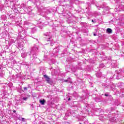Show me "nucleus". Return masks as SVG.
Listing matches in <instances>:
<instances>
[{
  "label": "nucleus",
  "instance_id": "nucleus-2",
  "mask_svg": "<svg viewBox=\"0 0 124 124\" xmlns=\"http://www.w3.org/2000/svg\"><path fill=\"white\" fill-rule=\"evenodd\" d=\"M115 72L117 73V75H114V77H116V79L117 80H119V79L124 77V72L122 71V69H119V71L116 70Z\"/></svg>",
  "mask_w": 124,
  "mask_h": 124
},
{
  "label": "nucleus",
  "instance_id": "nucleus-17",
  "mask_svg": "<svg viewBox=\"0 0 124 124\" xmlns=\"http://www.w3.org/2000/svg\"><path fill=\"white\" fill-rule=\"evenodd\" d=\"M99 66L100 68H103V67H104V66H105V65L103 63H101L99 64Z\"/></svg>",
  "mask_w": 124,
  "mask_h": 124
},
{
  "label": "nucleus",
  "instance_id": "nucleus-35",
  "mask_svg": "<svg viewBox=\"0 0 124 124\" xmlns=\"http://www.w3.org/2000/svg\"><path fill=\"white\" fill-rule=\"evenodd\" d=\"M42 124H46V123H42Z\"/></svg>",
  "mask_w": 124,
  "mask_h": 124
},
{
  "label": "nucleus",
  "instance_id": "nucleus-6",
  "mask_svg": "<svg viewBox=\"0 0 124 124\" xmlns=\"http://www.w3.org/2000/svg\"><path fill=\"white\" fill-rule=\"evenodd\" d=\"M105 96H106V97H108V99H110V100H112V98H113L112 97V95H111L110 94V93L107 92L105 93L104 94Z\"/></svg>",
  "mask_w": 124,
  "mask_h": 124
},
{
  "label": "nucleus",
  "instance_id": "nucleus-9",
  "mask_svg": "<svg viewBox=\"0 0 124 124\" xmlns=\"http://www.w3.org/2000/svg\"><path fill=\"white\" fill-rule=\"evenodd\" d=\"M107 32L108 33H112L113 32V30H112V29H111L110 28H108L107 29Z\"/></svg>",
  "mask_w": 124,
  "mask_h": 124
},
{
  "label": "nucleus",
  "instance_id": "nucleus-34",
  "mask_svg": "<svg viewBox=\"0 0 124 124\" xmlns=\"http://www.w3.org/2000/svg\"><path fill=\"white\" fill-rule=\"evenodd\" d=\"M17 77H18V76H20V75L17 74Z\"/></svg>",
  "mask_w": 124,
  "mask_h": 124
},
{
  "label": "nucleus",
  "instance_id": "nucleus-29",
  "mask_svg": "<svg viewBox=\"0 0 124 124\" xmlns=\"http://www.w3.org/2000/svg\"><path fill=\"white\" fill-rule=\"evenodd\" d=\"M31 105V108H33V104H32Z\"/></svg>",
  "mask_w": 124,
  "mask_h": 124
},
{
  "label": "nucleus",
  "instance_id": "nucleus-15",
  "mask_svg": "<svg viewBox=\"0 0 124 124\" xmlns=\"http://www.w3.org/2000/svg\"><path fill=\"white\" fill-rule=\"evenodd\" d=\"M68 24H71L72 23H74V20L73 19H69L68 20Z\"/></svg>",
  "mask_w": 124,
  "mask_h": 124
},
{
  "label": "nucleus",
  "instance_id": "nucleus-24",
  "mask_svg": "<svg viewBox=\"0 0 124 124\" xmlns=\"http://www.w3.org/2000/svg\"><path fill=\"white\" fill-rule=\"evenodd\" d=\"M20 120L21 121V122H24L25 121V118H21V119Z\"/></svg>",
  "mask_w": 124,
  "mask_h": 124
},
{
  "label": "nucleus",
  "instance_id": "nucleus-21",
  "mask_svg": "<svg viewBox=\"0 0 124 124\" xmlns=\"http://www.w3.org/2000/svg\"><path fill=\"white\" fill-rule=\"evenodd\" d=\"M27 10H28V12H31V7H29L27 8Z\"/></svg>",
  "mask_w": 124,
  "mask_h": 124
},
{
  "label": "nucleus",
  "instance_id": "nucleus-19",
  "mask_svg": "<svg viewBox=\"0 0 124 124\" xmlns=\"http://www.w3.org/2000/svg\"><path fill=\"white\" fill-rule=\"evenodd\" d=\"M95 101H96V102H100V99H99V98H95Z\"/></svg>",
  "mask_w": 124,
  "mask_h": 124
},
{
  "label": "nucleus",
  "instance_id": "nucleus-23",
  "mask_svg": "<svg viewBox=\"0 0 124 124\" xmlns=\"http://www.w3.org/2000/svg\"><path fill=\"white\" fill-rule=\"evenodd\" d=\"M23 100H27L28 99V97H25L22 98Z\"/></svg>",
  "mask_w": 124,
  "mask_h": 124
},
{
  "label": "nucleus",
  "instance_id": "nucleus-14",
  "mask_svg": "<svg viewBox=\"0 0 124 124\" xmlns=\"http://www.w3.org/2000/svg\"><path fill=\"white\" fill-rule=\"evenodd\" d=\"M71 70H72V71H73V72H76V68L75 67H72L71 68Z\"/></svg>",
  "mask_w": 124,
  "mask_h": 124
},
{
  "label": "nucleus",
  "instance_id": "nucleus-33",
  "mask_svg": "<svg viewBox=\"0 0 124 124\" xmlns=\"http://www.w3.org/2000/svg\"><path fill=\"white\" fill-rule=\"evenodd\" d=\"M13 112H14V113H16V110H15L13 111Z\"/></svg>",
  "mask_w": 124,
  "mask_h": 124
},
{
  "label": "nucleus",
  "instance_id": "nucleus-36",
  "mask_svg": "<svg viewBox=\"0 0 124 124\" xmlns=\"http://www.w3.org/2000/svg\"><path fill=\"white\" fill-rule=\"evenodd\" d=\"M96 7H99V6L96 5Z\"/></svg>",
  "mask_w": 124,
  "mask_h": 124
},
{
  "label": "nucleus",
  "instance_id": "nucleus-37",
  "mask_svg": "<svg viewBox=\"0 0 124 124\" xmlns=\"http://www.w3.org/2000/svg\"><path fill=\"white\" fill-rule=\"evenodd\" d=\"M99 8H100V7H99Z\"/></svg>",
  "mask_w": 124,
  "mask_h": 124
},
{
  "label": "nucleus",
  "instance_id": "nucleus-4",
  "mask_svg": "<svg viewBox=\"0 0 124 124\" xmlns=\"http://www.w3.org/2000/svg\"><path fill=\"white\" fill-rule=\"evenodd\" d=\"M62 83H72V80L70 78H68L67 79H61Z\"/></svg>",
  "mask_w": 124,
  "mask_h": 124
},
{
  "label": "nucleus",
  "instance_id": "nucleus-13",
  "mask_svg": "<svg viewBox=\"0 0 124 124\" xmlns=\"http://www.w3.org/2000/svg\"><path fill=\"white\" fill-rule=\"evenodd\" d=\"M89 124V121H88V120H86L84 122H83L82 123H79V124Z\"/></svg>",
  "mask_w": 124,
  "mask_h": 124
},
{
  "label": "nucleus",
  "instance_id": "nucleus-27",
  "mask_svg": "<svg viewBox=\"0 0 124 124\" xmlns=\"http://www.w3.org/2000/svg\"><path fill=\"white\" fill-rule=\"evenodd\" d=\"M54 51H56V53H58V52H59V50H58V49H57V48H55L54 49Z\"/></svg>",
  "mask_w": 124,
  "mask_h": 124
},
{
  "label": "nucleus",
  "instance_id": "nucleus-8",
  "mask_svg": "<svg viewBox=\"0 0 124 124\" xmlns=\"http://www.w3.org/2000/svg\"><path fill=\"white\" fill-rule=\"evenodd\" d=\"M46 102V101L43 99H41L40 100V103L41 105H44L45 104V103Z\"/></svg>",
  "mask_w": 124,
  "mask_h": 124
},
{
  "label": "nucleus",
  "instance_id": "nucleus-18",
  "mask_svg": "<svg viewBox=\"0 0 124 124\" xmlns=\"http://www.w3.org/2000/svg\"><path fill=\"white\" fill-rule=\"evenodd\" d=\"M73 96H74L75 97H77V96H78V94H77V93H76V92H74V93H73Z\"/></svg>",
  "mask_w": 124,
  "mask_h": 124
},
{
  "label": "nucleus",
  "instance_id": "nucleus-11",
  "mask_svg": "<svg viewBox=\"0 0 124 124\" xmlns=\"http://www.w3.org/2000/svg\"><path fill=\"white\" fill-rule=\"evenodd\" d=\"M36 32V29H33L31 31V34H33V33H35Z\"/></svg>",
  "mask_w": 124,
  "mask_h": 124
},
{
  "label": "nucleus",
  "instance_id": "nucleus-5",
  "mask_svg": "<svg viewBox=\"0 0 124 124\" xmlns=\"http://www.w3.org/2000/svg\"><path fill=\"white\" fill-rule=\"evenodd\" d=\"M95 75L97 78H101V77H102V76H103V77H104V76H105V75H102V73L100 72V71H98L96 73Z\"/></svg>",
  "mask_w": 124,
  "mask_h": 124
},
{
  "label": "nucleus",
  "instance_id": "nucleus-10",
  "mask_svg": "<svg viewBox=\"0 0 124 124\" xmlns=\"http://www.w3.org/2000/svg\"><path fill=\"white\" fill-rule=\"evenodd\" d=\"M86 68L88 71H92V67L91 66H87Z\"/></svg>",
  "mask_w": 124,
  "mask_h": 124
},
{
  "label": "nucleus",
  "instance_id": "nucleus-26",
  "mask_svg": "<svg viewBox=\"0 0 124 124\" xmlns=\"http://www.w3.org/2000/svg\"><path fill=\"white\" fill-rule=\"evenodd\" d=\"M65 1V0H60V2L62 3V2H64Z\"/></svg>",
  "mask_w": 124,
  "mask_h": 124
},
{
  "label": "nucleus",
  "instance_id": "nucleus-1",
  "mask_svg": "<svg viewBox=\"0 0 124 124\" xmlns=\"http://www.w3.org/2000/svg\"><path fill=\"white\" fill-rule=\"evenodd\" d=\"M37 51H38V46L35 45L31 48V54L33 56L32 61L33 62H37L38 61H39V59L36 57Z\"/></svg>",
  "mask_w": 124,
  "mask_h": 124
},
{
  "label": "nucleus",
  "instance_id": "nucleus-3",
  "mask_svg": "<svg viewBox=\"0 0 124 124\" xmlns=\"http://www.w3.org/2000/svg\"><path fill=\"white\" fill-rule=\"evenodd\" d=\"M44 35L46 36V41L49 42L51 46H53V45H54V41L50 40V39H51V33L50 32L45 33Z\"/></svg>",
  "mask_w": 124,
  "mask_h": 124
},
{
  "label": "nucleus",
  "instance_id": "nucleus-30",
  "mask_svg": "<svg viewBox=\"0 0 124 124\" xmlns=\"http://www.w3.org/2000/svg\"><path fill=\"white\" fill-rule=\"evenodd\" d=\"M93 35L94 36H96V34L94 32H93Z\"/></svg>",
  "mask_w": 124,
  "mask_h": 124
},
{
  "label": "nucleus",
  "instance_id": "nucleus-22",
  "mask_svg": "<svg viewBox=\"0 0 124 124\" xmlns=\"http://www.w3.org/2000/svg\"><path fill=\"white\" fill-rule=\"evenodd\" d=\"M99 119L100 121H103V116L100 117Z\"/></svg>",
  "mask_w": 124,
  "mask_h": 124
},
{
  "label": "nucleus",
  "instance_id": "nucleus-31",
  "mask_svg": "<svg viewBox=\"0 0 124 124\" xmlns=\"http://www.w3.org/2000/svg\"><path fill=\"white\" fill-rule=\"evenodd\" d=\"M70 98H69L68 99V101H70Z\"/></svg>",
  "mask_w": 124,
  "mask_h": 124
},
{
  "label": "nucleus",
  "instance_id": "nucleus-7",
  "mask_svg": "<svg viewBox=\"0 0 124 124\" xmlns=\"http://www.w3.org/2000/svg\"><path fill=\"white\" fill-rule=\"evenodd\" d=\"M45 79H46V82H47V83H49V82H50V80H51V79L46 75L44 76Z\"/></svg>",
  "mask_w": 124,
  "mask_h": 124
},
{
  "label": "nucleus",
  "instance_id": "nucleus-16",
  "mask_svg": "<svg viewBox=\"0 0 124 124\" xmlns=\"http://www.w3.org/2000/svg\"><path fill=\"white\" fill-rule=\"evenodd\" d=\"M119 9H121V10H124V5L121 4V5L119 6Z\"/></svg>",
  "mask_w": 124,
  "mask_h": 124
},
{
  "label": "nucleus",
  "instance_id": "nucleus-28",
  "mask_svg": "<svg viewBox=\"0 0 124 124\" xmlns=\"http://www.w3.org/2000/svg\"><path fill=\"white\" fill-rule=\"evenodd\" d=\"M107 88H109V89H111V88H112V87H111V86H108Z\"/></svg>",
  "mask_w": 124,
  "mask_h": 124
},
{
  "label": "nucleus",
  "instance_id": "nucleus-20",
  "mask_svg": "<svg viewBox=\"0 0 124 124\" xmlns=\"http://www.w3.org/2000/svg\"><path fill=\"white\" fill-rule=\"evenodd\" d=\"M29 88H30L29 86H28V87H24L23 90L24 91L27 92V91H28V89H29Z\"/></svg>",
  "mask_w": 124,
  "mask_h": 124
},
{
  "label": "nucleus",
  "instance_id": "nucleus-12",
  "mask_svg": "<svg viewBox=\"0 0 124 124\" xmlns=\"http://www.w3.org/2000/svg\"><path fill=\"white\" fill-rule=\"evenodd\" d=\"M27 53H21V57L22 58H26L27 57Z\"/></svg>",
  "mask_w": 124,
  "mask_h": 124
},
{
  "label": "nucleus",
  "instance_id": "nucleus-25",
  "mask_svg": "<svg viewBox=\"0 0 124 124\" xmlns=\"http://www.w3.org/2000/svg\"><path fill=\"white\" fill-rule=\"evenodd\" d=\"M92 22L93 23H95L96 22V21H95V19H93V20H92Z\"/></svg>",
  "mask_w": 124,
  "mask_h": 124
},
{
  "label": "nucleus",
  "instance_id": "nucleus-32",
  "mask_svg": "<svg viewBox=\"0 0 124 124\" xmlns=\"http://www.w3.org/2000/svg\"><path fill=\"white\" fill-rule=\"evenodd\" d=\"M43 124V122H40V124Z\"/></svg>",
  "mask_w": 124,
  "mask_h": 124
}]
</instances>
